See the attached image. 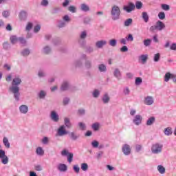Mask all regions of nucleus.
I'll list each match as a JSON object with an SVG mask.
<instances>
[{
	"instance_id": "24",
	"label": "nucleus",
	"mask_w": 176,
	"mask_h": 176,
	"mask_svg": "<svg viewBox=\"0 0 176 176\" xmlns=\"http://www.w3.org/2000/svg\"><path fill=\"white\" fill-rule=\"evenodd\" d=\"M156 118L154 116L150 117L146 122V126H152L155 123Z\"/></svg>"
},
{
	"instance_id": "35",
	"label": "nucleus",
	"mask_w": 176,
	"mask_h": 176,
	"mask_svg": "<svg viewBox=\"0 0 176 176\" xmlns=\"http://www.w3.org/2000/svg\"><path fill=\"white\" fill-rule=\"evenodd\" d=\"M133 24V19L129 18L127 19L124 22V27H130Z\"/></svg>"
},
{
	"instance_id": "46",
	"label": "nucleus",
	"mask_w": 176,
	"mask_h": 176,
	"mask_svg": "<svg viewBox=\"0 0 176 176\" xmlns=\"http://www.w3.org/2000/svg\"><path fill=\"white\" fill-rule=\"evenodd\" d=\"M78 127L80 129V130L82 131H85L86 130V124H85L84 122H78Z\"/></svg>"
},
{
	"instance_id": "12",
	"label": "nucleus",
	"mask_w": 176,
	"mask_h": 176,
	"mask_svg": "<svg viewBox=\"0 0 176 176\" xmlns=\"http://www.w3.org/2000/svg\"><path fill=\"white\" fill-rule=\"evenodd\" d=\"M19 17L21 21H25L27 17H28V13L26 11L22 10L19 12Z\"/></svg>"
},
{
	"instance_id": "19",
	"label": "nucleus",
	"mask_w": 176,
	"mask_h": 176,
	"mask_svg": "<svg viewBox=\"0 0 176 176\" xmlns=\"http://www.w3.org/2000/svg\"><path fill=\"white\" fill-rule=\"evenodd\" d=\"M155 25L158 31H162L166 28V25H164V23L162 22L161 21H157Z\"/></svg>"
},
{
	"instance_id": "1",
	"label": "nucleus",
	"mask_w": 176,
	"mask_h": 176,
	"mask_svg": "<svg viewBox=\"0 0 176 176\" xmlns=\"http://www.w3.org/2000/svg\"><path fill=\"white\" fill-rule=\"evenodd\" d=\"M21 78L20 77H15L12 79V85L9 90L14 94V98L16 101H20V85H21Z\"/></svg>"
},
{
	"instance_id": "9",
	"label": "nucleus",
	"mask_w": 176,
	"mask_h": 176,
	"mask_svg": "<svg viewBox=\"0 0 176 176\" xmlns=\"http://www.w3.org/2000/svg\"><path fill=\"white\" fill-rule=\"evenodd\" d=\"M122 151L125 156H129V155L131 153V147H130V145L127 144H123L122 147Z\"/></svg>"
},
{
	"instance_id": "20",
	"label": "nucleus",
	"mask_w": 176,
	"mask_h": 176,
	"mask_svg": "<svg viewBox=\"0 0 176 176\" xmlns=\"http://www.w3.org/2000/svg\"><path fill=\"white\" fill-rule=\"evenodd\" d=\"M64 124L65 127H67V129H71V127H72V123H71L69 118L65 117L64 118Z\"/></svg>"
},
{
	"instance_id": "17",
	"label": "nucleus",
	"mask_w": 176,
	"mask_h": 176,
	"mask_svg": "<svg viewBox=\"0 0 176 176\" xmlns=\"http://www.w3.org/2000/svg\"><path fill=\"white\" fill-rule=\"evenodd\" d=\"M19 112L23 113V115H26L28 113V106L25 104H22L19 107Z\"/></svg>"
},
{
	"instance_id": "7",
	"label": "nucleus",
	"mask_w": 176,
	"mask_h": 176,
	"mask_svg": "<svg viewBox=\"0 0 176 176\" xmlns=\"http://www.w3.org/2000/svg\"><path fill=\"white\" fill-rule=\"evenodd\" d=\"M132 122L135 126H140V124H142V116L140 114L135 115L133 117Z\"/></svg>"
},
{
	"instance_id": "51",
	"label": "nucleus",
	"mask_w": 176,
	"mask_h": 176,
	"mask_svg": "<svg viewBox=\"0 0 176 176\" xmlns=\"http://www.w3.org/2000/svg\"><path fill=\"white\" fill-rule=\"evenodd\" d=\"M158 17L160 20H164L166 19V14H164L163 12H160L158 14Z\"/></svg>"
},
{
	"instance_id": "33",
	"label": "nucleus",
	"mask_w": 176,
	"mask_h": 176,
	"mask_svg": "<svg viewBox=\"0 0 176 176\" xmlns=\"http://www.w3.org/2000/svg\"><path fill=\"white\" fill-rule=\"evenodd\" d=\"M98 68L100 72H107V66L104 64L98 65Z\"/></svg>"
},
{
	"instance_id": "23",
	"label": "nucleus",
	"mask_w": 176,
	"mask_h": 176,
	"mask_svg": "<svg viewBox=\"0 0 176 176\" xmlns=\"http://www.w3.org/2000/svg\"><path fill=\"white\" fill-rule=\"evenodd\" d=\"M30 54L31 51L28 48L24 49L21 52V54L23 57H28V56H30Z\"/></svg>"
},
{
	"instance_id": "14",
	"label": "nucleus",
	"mask_w": 176,
	"mask_h": 176,
	"mask_svg": "<svg viewBox=\"0 0 176 176\" xmlns=\"http://www.w3.org/2000/svg\"><path fill=\"white\" fill-rule=\"evenodd\" d=\"M50 118L52 120H53V122H55L56 123H57V122H58L60 120L58 114L54 111H51Z\"/></svg>"
},
{
	"instance_id": "26",
	"label": "nucleus",
	"mask_w": 176,
	"mask_h": 176,
	"mask_svg": "<svg viewBox=\"0 0 176 176\" xmlns=\"http://www.w3.org/2000/svg\"><path fill=\"white\" fill-rule=\"evenodd\" d=\"M142 19L144 20V23H148L149 21V15L148 14V12H142Z\"/></svg>"
},
{
	"instance_id": "32",
	"label": "nucleus",
	"mask_w": 176,
	"mask_h": 176,
	"mask_svg": "<svg viewBox=\"0 0 176 176\" xmlns=\"http://www.w3.org/2000/svg\"><path fill=\"white\" fill-rule=\"evenodd\" d=\"M69 136L70 137V139L72 141H76V140H78V138H79V135H78L76 133H75V132H71L69 133Z\"/></svg>"
},
{
	"instance_id": "43",
	"label": "nucleus",
	"mask_w": 176,
	"mask_h": 176,
	"mask_svg": "<svg viewBox=\"0 0 176 176\" xmlns=\"http://www.w3.org/2000/svg\"><path fill=\"white\" fill-rule=\"evenodd\" d=\"M80 168L82 171H87L89 170V165L87 163L81 164Z\"/></svg>"
},
{
	"instance_id": "21",
	"label": "nucleus",
	"mask_w": 176,
	"mask_h": 176,
	"mask_svg": "<svg viewBox=\"0 0 176 176\" xmlns=\"http://www.w3.org/2000/svg\"><path fill=\"white\" fill-rule=\"evenodd\" d=\"M113 75L115 78L118 79V80H120V79H122V72H120V70L119 69H115L113 72Z\"/></svg>"
},
{
	"instance_id": "48",
	"label": "nucleus",
	"mask_w": 176,
	"mask_h": 176,
	"mask_svg": "<svg viewBox=\"0 0 176 176\" xmlns=\"http://www.w3.org/2000/svg\"><path fill=\"white\" fill-rule=\"evenodd\" d=\"M135 83L136 86H140V85H141V83H142V78H141V77L136 78L135 80Z\"/></svg>"
},
{
	"instance_id": "58",
	"label": "nucleus",
	"mask_w": 176,
	"mask_h": 176,
	"mask_svg": "<svg viewBox=\"0 0 176 176\" xmlns=\"http://www.w3.org/2000/svg\"><path fill=\"white\" fill-rule=\"evenodd\" d=\"M73 170L76 173V174H79V171H80V168H79V166L78 165H74L73 166Z\"/></svg>"
},
{
	"instance_id": "22",
	"label": "nucleus",
	"mask_w": 176,
	"mask_h": 176,
	"mask_svg": "<svg viewBox=\"0 0 176 176\" xmlns=\"http://www.w3.org/2000/svg\"><path fill=\"white\" fill-rule=\"evenodd\" d=\"M41 52L43 54H50L52 52V48L50 46L46 45L42 49Z\"/></svg>"
},
{
	"instance_id": "28",
	"label": "nucleus",
	"mask_w": 176,
	"mask_h": 176,
	"mask_svg": "<svg viewBox=\"0 0 176 176\" xmlns=\"http://www.w3.org/2000/svg\"><path fill=\"white\" fill-rule=\"evenodd\" d=\"M164 133L165 135H167V136L171 135V134H173V128L171 127L165 128L164 130Z\"/></svg>"
},
{
	"instance_id": "39",
	"label": "nucleus",
	"mask_w": 176,
	"mask_h": 176,
	"mask_svg": "<svg viewBox=\"0 0 176 176\" xmlns=\"http://www.w3.org/2000/svg\"><path fill=\"white\" fill-rule=\"evenodd\" d=\"M130 93H131V91L129 87H125L123 88V94L124 96H130Z\"/></svg>"
},
{
	"instance_id": "30",
	"label": "nucleus",
	"mask_w": 176,
	"mask_h": 176,
	"mask_svg": "<svg viewBox=\"0 0 176 176\" xmlns=\"http://www.w3.org/2000/svg\"><path fill=\"white\" fill-rule=\"evenodd\" d=\"M73 65L75 68H80L83 65V63L81 60H77L74 62Z\"/></svg>"
},
{
	"instance_id": "27",
	"label": "nucleus",
	"mask_w": 176,
	"mask_h": 176,
	"mask_svg": "<svg viewBox=\"0 0 176 176\" xmlns=\"http://www.w3.org/2000/svg\"><path fill=\"white\" fill-rule=\"evenodd\" d=\"M109 100H111L109 95L108 94H104L102 98V101H103L104 104H108Z\"/></svg>"
},
{
	"instance_id": "60",
	"label": "nucleus",
	"mask_w": 176,
	"mask_h": 176,
	"mask_svg": "<svg viewBox=\"0 0 176 176\" xmlns=\"http://www.w3.org/2000/svg\"><path fill=\"white\" fill-rule=\"evenodd\" d=\"M42 143H43L44 145H47V144H49V138H47V137H44V138L42 139Z\"/></svg>"
},
{
	"instance_id": "54",
	"label": "nucleus",
	"mask_w": 176,
	"mask_h": 176,
	"mask_svg": "<svg viewBox=\"0 0 176 176\" xmlns=\"http://www.w3.org/2000/svg\"><path fill=\"white\" fill-rule=\"evenodd\" d=\"M69 12H71L72 13H76V7L74 6H71L68 8Z\"/></svg>"
},
{
	"instance_id": "11",
	"label": "nucleus",
	"mask_w": 176,
	"mask_h": 176,
	"mask_svg": "<svg viewBox=\"0 0 176 176\" xmlns=\"http://www.w3.org/2000/svg\"><path fill=\"white\" fill-rule=\"evenodd\" d=\"M144 102L145 105H152L153 104V102H155V99L153 98V96H148L144 97Z\"/></svg>"
},
{
	"instance_id": "42",
	"label": "nucleus",
	"mask_w": 176,
	"mask_h": 176,
	"mask_svg": "<svg viewBox=\"0 0 176 176\" xmlns=\"http://www.w3.org/2000/svg\"><path fill=\"white\" fill-rule=\"evenodd\" d=\"M91 145L92 148H94V149H96L97 148H98V145H100V142H98V141L97 140H93L91 143Z\"/></svg>"
},
{
	"instance_id": "16",
	"label": "nucleus",
	"mask_w": 176,
	"mask_h": 176,
	"mask_svg": "<svg viewBox=\"0 0 176 176\" xmlns=\"http://www.w3.org/2000/svg\"><path fill=\"white\" fill-rule=\"evenodd\" d=\"M57 170H58V171H60V173H65V171L68 170V166H67L65 164H58L57 165Z\"/></svg>"
},
{
	"instance_id": "5",
	"label": "nucleus",
	"mask_w": 176,
	"mask_h": 176,
	"mask_svg": "<svg viewBox=\"0 0 176 176\" xmlns=\"http://www.w3.org/2000/svg\"><path fill=\"white\" fill-rule=\"evenodd\" d=\"M62 156H67V162L68 163H72V160L74 159V154L72 153H69L68 150L64 149L60 153Z\"/></svg>"
},
{
	"instance_id": "59",
	"label": "nucleus",
	"mask_w": 176,
	"mask_h": 176,
	"mask_svg": "<svg viewBox=\"0 0 176 176\" xmlns=\"http://www.w3.org/2000/svg\"><path fill=\"white\" fill-rule=\"evenodd\" d=\"M2 16L3 17H5L6 19H7V17H9V16H10V13H9V11L8 10H4L2 12Z\"/></svg>"
},
{
	"instance_id": "61",
	"label": "nucleus",
	"mask_w": 176,
	"mask_h": 176,
	"mask_svg": "<svg viewBox=\"0 0 176 176\" xmlns=\"http://www.w3.org/2000/svg\"><path fill=\"white\" fill-rule=\"evenodd\" d=\"M39 31H41V25H36L34 28V32L37 34V32H39Z\"/></svg>"
},
{
	"instance_id": "55",
	"label": "nucleus",
	"mask_w": 176,
	"mask_h": 176,
	"mask_svg": "<svg viewBox=\"0 0 176 176\" xmlns=\"http://www.w3.org/2000/svg\"><path fill=\"white\" fill-rule=\"evenodd\" d=\"M70 99L68 97H65L63 98V105H68L69 104Z\"/></svg>"
},
{
	"instance_id": "40",
	"label": "nucleus",
	"mask_w": 176,
	"mask_h": 176,
	"mask_svg": "<svg viewBox=\"0 0 176 176\" xmlns=\"http://www.w3.org/2000/svg\"><path fill=\"white\" fill-rule=\"evenodd\" d=\"M172 76H173V74L170 72H167L164 76V82H168V80L171 79Z\"/></svg>"
},
{
	"instance_id": "6",
	"label": "nucleus",
	"mask_w": 176,
	"mask_h": 176,
	"mask_svg": "<svg viewBox=\"0 0 176 176\" xmlns=\"http://www.w3.org/2000/svg\"><path fill=\"white\" fill-rule=\"evenodd\" d=\"M0 159L3 164H8L9 163V157L6 155L5 151L0 150Z\"/></svg>"
},
{
	"instance_id": "38",
	"label": "nucleus",
	"mask_w": 176,
	"mask_h": 176,
	"mask_svg": "<svg viewBox=\"0 0 176 176\" xmlns=\"http://www.w3.org/2000/svg\"><path fill=\"white\" fill-rule=\"evenodd\" d=\"M91 128L93 129L94 131H98V130H100V123H94L91 126Z\"/></svg>"
},
{
	"instance_id": "47",
	"label": "nucleus",
	"mask_w": 176,
	"mask_h": 176,
	"mask_svg": "<svg viewBox=\"0 0 176 176\" xmlns=\"http://www.w3.org/2000/svg\"><path fill=\"white\" fill-rule=\"evenodd\" d=\"M34 26V24L31 22H28V24L26 25L25 30L27 31H31L32 30V27Z\"/></svg>"
},
{
	"instance_id": "52",
	"label": "nucleus",
	"mask_w": 176,
	"mask_h": 176,
	"mask_svg": "<svg viewBox=\"0 0 176 176\" xmlns=\"http://www.w3.org/2000/svg\"><path fill=\"white\" fill-rule=\"evenodd\" d=\"M109 44L110 45V46H112L113 47H115V46H116L117 44V41L116 39H111L109 41Z\"/></svg>"
},
{
	"instance_id": "64",
	"label": "nucleus",
	"mask_w": 176,
	"mask_h": 176,
	"mask_svg": "<svg viewBox=\"0 0 176 176\" xmlns=\"http://www.w3.org/2000/svg\"><path fill=\"white\" fill-rule=\"evenodd\" d=\"M135 7L137 9H141L142 8V2L141 1L136 2Z\"/></svg>"
},
{
	"instance_id": "18",
	"label": "nucleus",
	"mask_w": 176,
	"mask_h": 176,
	"mask_svg": "<svg viewBox=\"0 0 176 176\" xmlns=\"http://www.w3.org/2000/svg\"><path fill=\"white\" fill-rule=\"evenodd\" d=\"M69 87V82H68V81H64L61 85L60 90L62 91H66V90H68Z\"/></svg>"
},
{
	"instance_id": "25",
	"label": "nucleus",
	"mask_w": 176,
	"mask_h": 176,
	"mask_svg": "<svg viewBox=\"0 0 176 176\" xmlns=\"http://www.w3.org/2000/svg\"><path fill=\"white\" fill-rule=\"evenodd\" d=\"M80 9L82 12H89V10H90V7L86 3H82L80 6Z\"/></svg>"
},
{
	"instance_id": "56",
	"label": "nucleus",
	"mask_w": 176,
	"mask_h": 176,
	"mask_svg": "<svg viewBox=\"0 0 176 176\" xmlns=\"http://www.w3.org/2000/svg\"><path fill=\"white\" fill-rule=\"evenodd\" d=\"M85 68H87V69H90V68H91V62L90 60H87L85 62Z\"/></svg>"
},
{
	"instance_id": "34",
	"label": "nucleus",
	"mask_w": 176,
	"mask_h": 176,
	"mask_svg": "<svg viewBox=\"0 0 176 176\" xmlns=\"http://www.w3.org/2000/svg\"><path fill=\"white\" fill-rule=\"evenodd\" d=\"M46 91H43V90H41L39 91V93L38 94V98H40L41 100H43L45 99V97H46Z\"/></svg>"
},
{
	"instance_id": "29",
	"label": "nucleus",
	"mask_w": 176,
	"mask_h": 176,
	"mask_svg": "<svg viewBox=\"0 0 176 176\" xmlns=\"http://www.w3.org/2000/svg\"><path fill=\"white\" fill-rule=\"evenodd\" d=\"M3 143L5 147L7 148V149H9V148H10V143L9 142V139H8V138L4 137L3 138Z\"/></svg>"
},
{
	"instance_id": "13",
	"label": "nucleus",
	"mask_w": 176,
	"mask_h": 176,
	"mask_svg": "<svg viewBox=\"0 0 176 176\" xmlns=\"http://www.w3.org/2000/svg\"><path fill=\"white\" fill-rule=\"evenodd\" d=\"M148 54H142L138 57V61L140 64H146V61H148Z\"/></svg>"
},
{
	"instance_id": "49",
	"label": "nucleus",
	"mask_w": 176,
	"mask_h": 176,
	"mask_svg": "<svg viewBox=\"0 0 176 176\" xmlns=\"http://www.w3.org/2000/svg\"><path fill=\"white\" fill-rule=\"evenodd\" d=\"M160 60V53L155 54L154 55L153 60L155 61V63H157L159 62Z\"/></svg>"
},
{
	"instance_id": "53",
	"label": "nucleus",
	"mask_w": 176,
	"mask_h": 176,
	"mask_svg": "<svg viewBox=\"0 0 176 176\" xmlns=\"http://www.w3.org/2000/svg\"><path fill=\"white\" fill-rule=\"evenodd\" d=\"M65 25H67V23L63 21H60L58 23V27L59 28H63L65 27Z\"/></svg>"
},
{
	"instance_id": "15",
	"label": "nucleus",
	"mask_w": 176,
	"mask_h": 176,
	"mask_svg": "<svg viewBox=\"0 0 176 176\" xmlns=\"http://www.w3.org/2000/svg\"><path fill=\"white\" fill-rule=\"evenodd\" d=\"M106 45H107V41H105V40H100V41H98L96 43L95 46L98 49H102L103 47L105 46Z\"/></svg>"
},
{
	"instance_id": "10",
	"label": "nucleus",
	"mask_w": 176,
	"mask_h": 176,
	"mask_svg": "<svg viewBox=\"0 0 176 176\" xmlns=\"http://www.w3.org/2000/svg\"><path fill=\"white\" fill-rule=\"evenodd\" d=\"M67 134H68V131L65 130V125H61L57 131V135L63 137V135H67Z\"/></svg>"
},
{
	"instance_id": "50",
	"label": "nucleus",
	"mask_w": 176,
	"mask_h": 176,
	"mask_svg": "<svg viewBox=\"0 0 176 176\" xmlns=\"http://www.w3.org/2000/svg\"><path fill=\"white\" fill-rule=\"evenodd\" d=\"M38 76L39 78H44V76H46V74L45 73V71L40 69L38 72Z\"/></svg>"
},
{
	"instance_id": "63",
	"label": "nucleus",
	"mask_w": 176,
	"mask_h": 176,
	"mask_svg": "<svg viewBox=\"0 0 176 176\" xmlns=\"http://www.w3.org/2000/svg\"><path fill=\"white\" fill-rule=\"evenodd\" d=\"M63 19L66 23H69V21H71V18H69V16L68 15H65Z\"/></svg>"
},
{
	"instance_id": "62",
	"label": "nucleus",
	"mask_w": 176,
	"mask_h": 176,
	"mask_svg": "<svg viewBox=\"0 0 176 176\" xmlns=\"http://www.w3.org/2000/svg\"><path fill=\"white\" fill-rule=\"evenodd\" d=\"M34 170H36V171H42V170H43V168H42L41 165H35Z\"/></svg>"
},
{
	"instance_id": "4",
	"label": "nucleus",
	"mask_w": 176,
	"mask_h": 176,
	"mask_svg": "<svg viewBox=\"0 0 176 176\" xmlns=\"http://www.w3.org/2000/svg\"><path fill=\"white\" fill-rule=\"evenodd\" d=\"M79 41L78 43L81 46H85L86 45V38H87V32L86 30H84L80 33L79 35Z\"/></svg>"
},
{
	"instance_id": "8",
	"label": "nucleus",
	"mask_w": 176,
	"mask_h": 176,
	"mask_svg": "<svg viewBox=\"0 0 176 176\" xmlns=\"http://www.w3.org/2000/svg\"><path fill=\"white\" fill-rule=\"evenodd\" d=\"M135 10V5L133 3H129L127 6L123 7V10L126 13H131V12Z\"/></svg>"
},
{
	"instance_id": "37",
	"label": "nucleus",
	"mask_w": 176,
	"mask_h": 176,
	"mask_svg": "<svg viewBox=\"0 0 176 176\" xmlns=\"http://www.w3.org/2000/svg\"><path fill=\"white\" fill-rule=\"evenodd\" d=\"M100 90L98 89H95L92 91V96L94 97V98H98V97H100Z\"/></svg>"
},
{
	"instance_id": "57",
	"label": "nucleus",
	"mask_w": 176,
	"mask_h": 176,
	"mask_svg": "<svg viewBox=\"0 0 176 176\" xmlns=\"http://www.w3.org/2000/svg\"><path fill=\"white\" fill-rule=\"evenodd\" d=\"M162 9H163V10H170V6L167 5V4H162L161 6Z\"/></svg>"
},
{
	"instance_id": "3",
	"label": "nucleus",
	"mask_w": 176,
	"mask_h": 176,
	"mask_svg": "<svg viewBox=\"0 0 176 176\" xmlns=\"http://www.w3.org/2000/svg\"><path fill=\"white\" fill-rule=\"evenodd\" d=\"M163 151V144L162 143H155L151 146V153L153 155H159Z\"/></svg>"
},
{
	"instance_id": "45",
	"label": "nucleus",
	"mask_w": 176,
	"mask_h": 176,
	"mask_svg": "<svg viewBox=\"0 0 176 176\" xmlns=\"http://www.w3.org/2000/svg\"><path fill=\"white\" fill-rule=\"evenodd\" d=\"M125 38L126 39V42H133V41H134V37L131 34H129L126 36Z\"/></svg>"
},
{
	"instance_id": "41",
	"label": "nucleus",
	"mask_w": 176,
	"mask_h": 176,
	"mask_svg": "<svg viewBox=\"0 0 176 176\" xmlns=\"http://www.w3.org/2000/svg\"><path fill=\"white\" fill-rule=\"evenodd\" d=\"M157 168L160 174H164L166 173V168L162 165H159Z\"/></svg>"
},
{
	"instance_id": "2",
	"label": "nucleus",
	"mask_w": 176,
	"mask_h": 176,
	"mask_svg": "<svg viewBox=\"0 0 176 176\" xmlns=\"http://www.w3.org/2000/svg\"><path fill=\"white\" fill-rule=\"evenodd\" d=\"M110 14L111 19L113 21H118V20H120V16L122 14L120 7L117 5L113 6L111 8Z\"/></svg>"
},
{
	"instance_id": "36",
	"label": "nucleus",
	"mask_w": 176,
	"mask_h": 176,
	"mask_svg": "<svg viewBox=\"0 0 176 176\" xmlns=\"http://www.w3.org/2000/svg\"><path fill=\"white\" fill-rule=\"evenodd\" d=\"M151 43H152V40L150 39V38L144 39V40L143 41V44H144V45L146 47H148L151 46Z\"/></svg>"
},
{
	"instance_id": "44",
	"label": "nucleus",
	"mask_w": 176,
	"mask_h": 176,
	"mask_svg": "<svg viewBox=\"0 0 176 176\" xmlns=\"http://www.w3.org/2000/svg\"><path fill=\"white\" fill-rule=\"evenodd\" d=\"M10 41H11V43L14 45L15 43H17V42H19V38H17V36H12L10 37Z\"/></svg>"
},
{
	"instance_id": "31",
	"label": "nucleus",
	"mask_w": 176,
	"mask_h": 176,
	"mask_svg": "<svg viewBox=\"0 0 176 176\" xmlns=\"http://www.w3.org/2000/svg\"><path fill=\"white\" fill-rule=\"evenodd\" d=\"M36 153L38 156H43V155H45V151L42 147H37L36 149Z\"/></svg>"
}]
</instances>
